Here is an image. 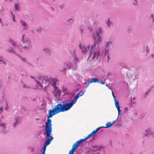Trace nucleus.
I'll return each mask as SVG.
<instances>
[{
	"mask_svg": "<svg viewBox=\"0 0 154 154\" xmlns=\"http://www.w3.org/2000/svg\"><path fill=\"white\" fill-rule=\"evenodd\" d=\"M108 88H109V89L111 90H112V89L109 86V87Z\"/></svg>",
	"mask_w": 154,
	"mask_h": 154,
	"instance_id": "nucleus-61",
	"label": "nucleus"
},
{
	"mask_svg": "<svg viewBox=\"0 0 154 154\" xmlns=\"http://www.w3.org/2000/svg\"><path fill=\"white\" fill-rule=\"evenodd\" d=\"M9 42L14 46L16 47H17L19 46L18 45H17L16 43L12 39H10L9 40Z\"/></svg>",
	"mask_w": 154,
	"mask_h": 154,
	"instance_id": "nucleus-22",
	"label": "nucleus"
},
{
	"mask_svg": "<svg viewBox=\"0 0 154 154\" xmlns=\"http://www.w3.org/2000/svg\"><path fill=\"white\" fill-rule=\"evenodd\" d=\"M96 133V132H95V131L94 130L91 133V134L92 136H93V135Z\"/></svg>",
	"mask_w": 154,
	"mask_h": 154,
	"instance_id": "nucleus-40",
	"label": "nucleus"
},
{
	"mask_svg": "<svg viewBox=\"0 0 154 154\" xmlns=\"http://www.w3.org/2000/svg\"><path fill=\"white\" fill-rule=\"evenodd\" d=\"M7 124L6 123L2 122L0 120V133L5 134L7 133Z\"/></svg>",
	"mask_w": 154,
	"mask_h": 154,
	"instance_id": "nucleus-5",
	"label": "nucleus"
},
{
	"mask_svg": "<svg viewBox=\"0 0 154 154\" xmlns=\"http://www.w3.org/2000/svg\"><path fill=\"white\" fill-rule=\"evenodd\" d=\"M61 103L58 104L54 106L52 109H50L48 112V115L47 118L46 122L52 123L51 119L50 118L52 117L54 115L60 112H62Z\"/></svg>",
	"mask_w": 154,
	"mask_h": 154,
	"instance_id": "nucleus-3",
	"label": "nucleus"
},
{
	"mask_svg": "<svg viewBox=\"0 0 154 154\" xmlns=\"http://www.w3.org/2000/svg\"><path fill=\"white\" fill-rule=\"evenodd\" d=\"M29 65L31 66H32V67H34L33 66L32 64H30V63H29Z\"/></svg>",
	"mask_w": 154,
	"mask_h": 154,
	"instance_id": "nucleus-59",
	"label": "nucleus"
},
{
	"mask_svg": "<svg viewBox=\"0 0 154 154\" xmlns=\"http://www.w3.org/2000/svg\"><path fill=\"white\" fill-rule=\"evenodd\" d=\"M51 10L52 11H54V9L53 8V7H50Z\"/></svg>",
	"mask_w": 154,
	"mask_h": 154,
	"instance_id": "nucleus-54",
	"label": "nucleus"
},
{
	"mask_svg": "<svg viewBox=\"0 0 154 154\" xmlns=\"http://www.w3.org/2000/svg\"><path fill=\"white\" fill-rule=\"evenodd\" d=\"M45 131L47 139L44 144H49L53 139L54 137L51 136L52 132V123L46 122L45 127Z\"/></svg>",
	"mask_w": 154,
	"mask_h": 154,
	"instance_id": "nucleus-4",
	"label": "nucleus"
},
{
	"mask_svg": "<svg viewBox=\"0 0 154 154\" xmlns=\"http://www.w3.org/2000/svg\"><path fill=\"white\" fill-rule=\"evenodd\" d=\"M88 29H89L90 30L91 32L92 31V29L91 28V27H90V26L88 27Z\"/></svg>",
	"mask_w": 154,
	"mask_h": 154,
	"instance_id": "nucleus-51",
	"label": "nucleus"
},
{
	"mask_svg": "<svg viewBox=\"0 0 154 154\" xmlns=\"http://www.w3.org/2000/svg\"><path fill=\"white\" fill-rule=\"evenodd\" d=\"M81 32V33H83V29L82 28H81L80 29Z\"/></svg>",
	"mask_w": 154,
	"mask_h": 154,
	"instance_id": "nucleus-44",
	"label": "nucleus"
},
{
	"mask_svg": "<svg viewBox=\"0 0 154 154\" xmlns=\"http://www.w3.org/2000/svg\"><path fill=\"white\" fill-rule=\"evenodd\" d=\"M66 68H64L63 70L62 71H65L66 70Z\"/></svg>",
	"mask_w": 154,
	"mask_h": 154,
	"instance_id": "nucleus-60",
	"label": "nucleus"
},
{
	"mask_svg": "<svg viewBox=\"0 0 154 154\" xmlns=\"http://www.w3.org/2000/svg\"><path fill=\"white\" fill-rule=\"evenodd\" d=\"M114 102L115 106L118 110V117L119 116V115H120V117L121 118L122 117V110L120 109V107L119 106V102L118 100H116L115 101H114Z\"/></svg>",
	"mask_w": 154,
	"mask_h": 154,
	"instance_id": "nucleus-9",
	"label": "nucleus"
},
{
	"mask_svg": "<svg viewBox=\"0 0 154 154\" xmlns=\"http://www.w3.org/2000/svg\"><path fill=\"white\" fill-rule=\"evenodd\" d=\"M21 41L23 44L27 43V42H30L27 40L26 36L24 34L22 36Z\"/></svg>",
	"mask_w": 154,
	"mask_h": 154,
	"instance_id": "nucleus-18",
	"label": "nucleus"
},
{
	"mask_svg": "<svg viewBox=\"0 0 154 154\" xmlns=\"http://www.w3.org/2000/svg\"><path fill=\"white\" fill-rule=\"evenodd\" d=\"M103 33V30L102 27H99L96 30L95 35L94 37V44L91 46L89 51L90 53L89 58L96 60L100 55V48L99 47V44L102 41L101 35Z\"/></svg>",
	"mask_w": 154,
	"mask_h": 154,
	"instance_id": "nucleus-1",
	"label": "nucleus"
},
{
	"mask_svg": "<svg viewBox=\"0 0 154 154\" xmlns=\"http://www.w3.org/2000/svg\"><path fill=\"white\" fill-rule=\"evenodd\" d=\"M3 11H4V8H2V9L1 10V12H2Z\"/></svg>",
	"mask_w": 154,
	"mask_h": 154,
	"instance_id": "nucleus-55",
	"label": "nucleus"
},
{
	"mask_svg": "<svg viewBox=\"0 0 154 154\" xmlns=\"http://www.w3.org/2000/svg\"><path fill=\"white\" fill-rule=\"evenodd\" d=\"M149 19L152 20V23H153L154 22V16L153 14H151V16L149 17Z\"/></svg>",
	"mask_w": 154,
	"mask_h": 154,
	"instance_id": "nucleus-28",
	"label": "nucleus"
},
{
	"mask_svg": "<svg viewBox=\"0 0 154 154\" xmlns=\"http://www.w3.org/2000/svg\"><path fill=\"white\" fill-rule=\"evenodd\" d=\"M118 120V119H116L115 120H114L113 122H112V124H113H113H114L115 122H116Z\"/></svg>",
	"mask_w": 154,
	"mask_h": 154,
	"instance_id": "nucleus-43",
	"label": "nucleus"
},
{
	"mask_svg": "<svg viewBox=\"0 0 154 154\" xmlns=\"http://www.w3.org/2000/svg\"><path fill=\"white\" fill-rule=\"evenodd\" d=\"M92 136H93L92 135V134L90 133L86 137H85V139H86V140L87 139L91 137Z\"/></svg>",
	"mask_w": 154,
	"mask_h": 154,
	"instance_id": "nucleus-32",
	"label": "nucleus"
},
{
	"mask_svg": "<svg viewBox=\"0 0 154 154\" xmlns=\"http://www.w3.org/2000/svg\"><path fill=\"white\" fill-rule=\"evenodd\" d=\"M86 140V139H81L76 142L74 143L73 144H80L81 143L85 141Z\"/></svg>",
	"mask_w": 154,
	"mask_h": 154,
	"instance_id": "nucleus-21",
	"label": "nucleus"
},
{
	"mask_svg": "<svg viewBox=\"0 0 154 154\" xmlns=\"http://www.w3.org/2000/svg\"><path fill=\"white\" fill-rule=\"evenodd\" d=\"M131 106H132L135 103V102L131 99Z\"/></svg>",
	"mask_w": 154,
	"mask_h": 154,
	"instance_id": "nucleus-33",
	"label": "nucleus"
},
{
	"mask_svg": "<svg viewBox=\"0 0 154 154\" xmlns=\"http://www.w3.org/2000/svg\"><path fill=\"white\" fill-rule=\"evenodd\" d=\"M12 17H13L12 19H13V21L14 22H15L16 21V20L15 19V15L14 14V15H13Z\"/></svg>",
	"mask_w": 154,
	"mask_h": 154,
	"instance_id": "nucleus-41",
	"label": "nucleus"
},
{
	"mask_svg": "<svg viewBox=\"0 0 154 154\" xmlns=\"http://www.w3.org/2000/svg\"><path fill=\"white\" fill-rule=\"evenodd\" d=\"M137 0H134V5H137Z\"/></svg>",
	"mask_w": 154,
	"mask_h": 154,
	"instance_id": "nucleus-39",
	"label": "nucleus"
},
{
	"mask_svg": "<svg viewBox=\"0 0 154 154\" xmlns=\"http://www.w3.org/2000/svg\"><path fill=\"white\" fill-rule=\"evenodd\" d=\"M42 51L46 54L50 56L51 55V49L47 47H45L43 48Z\"/></svg>",
	"mask_w": 154,
	"mask_h": 154,
	"instance_id": "nucleus-16",
	"label": "nucleus"
},
{
	"mask_svg": "<svg viewBox=\"0 0 154 154\" xmlns=\"http://www.w3.org/2000/svg\"><path fill=\"white\" fill-rule=\"evenodd\" d=\"M112 95L113 96V97H114V96H115L114 94V92H113V91L112 90Z\"/></svg>",
	"mask_w": 154,
	"mask_h": 154,
	"instance_id": "nucleus-50",
	"label": "nucleus"
},
{
	"mask_svg": "<svg viewBox=\"0 0 154 154\" xmlns=\"http://www.w3.org/2000/svg\"><path fill=\"white\" fill-rule=\"evenodd\" d=\"M92 140L91 139V140H90L88 142V143H88V144H91V142L92 141Z\"/></svg>",
	"mask_w": 154,
	"mask_h": 154,
	"instance_id": "nucleus-46",
	"label": "nucleus"
},
{
	"mask_svg": "<svg viewBox=\"0 0 154 154\" xmlns=\"http://www.w3.org/2000/svg\"><path fill=\"white\" fill-rule=\"evenodd\" d=\"M85 92H83L82 90L80 93H78L76 94L75 96V100H72V102L74 103H76L77 100L81 96H82L84 94Z\"/></svg>",
	"mask_w": 154,
	"mask_h": 154,
	"instance_id": "nucleus-12",
	"label": "nucleus"
},
{
	"mask_svg": "<svg viewBox=\"0 0 154 154\" xmlns=\"http://www.w3.org/2000/svg\"><path fill=\"white\" fill-rule=\"evenodd\" d=\"M20 26L24 27V29H28V26L27 24L25 21L23 20H20Z\"/></svg>",
	"mask_w": 154,
	"mask_h": 154,
	"instance_id": "nucleus-15",
	"label": "nucleus"
},
{
	"mask_svg": "<svg viewBox=\"0 0 154 154\" xmlns=\"http://www.w3.org/2000/svg\"><path fill=\"white\" fill-rule=\"evenodd\" d=\"M21 59H22V60H24L25 62L26 61V60L25 59L23 58H22Z\"/></svg>",
	"mask_w": 154,
	"mask_h": 154,
	"instance_id": "nucleus-56",
	"label": "nucleus"
},
{
	"mask_svg": "<svg viewBox=\"0 0 154 154\" xmlns=\"http://www.w3.org/2000/svg\"><path fill=\"white\" fill-rule=\"evenodd\" d=\"M6 103V106L5 107V109L6 110H8V104L7 102H5Z\"/></svg>",
	"mask_w": 154,
	"mask_h": 154,
	"instance_id": "nucleus-35",
	"label": "nucleus"
},
{
	"mask_svg": "<svg viewBox=\"0 0 154 154\" xmlns=\"http://www.w3.org/2000/svg\"><path fill=\"white\" fill-rule=\"evenodd\" d=\"M150 130V128H149L147 129H146V130H145V133H144V136H146L148 135V134L149 133V131Z\"/></svg>",
	"mask_w": 154,
	"mask_h": 154,
	"instance_id": "nucleus-27",
	"label": "nucleus"
},
{
	"mask_svg": "<svg viewBox=\"0 0 154 154\" xmlns=\"http://www.w3.org/2000/svg\"><path fill=\"white\" fill-rule=\"evenodd\" d=\"M79 145H73L71 149L69 151V154H73L75 149L78 147Z\"/></svg>",
	"mask_w": 154,
	"mask_h": 154,
	"instance_id": "nucleus-19",
	"label": "nucleus"
},
{
	"mask_svg": "<svg viewBox=\"0 0 154 154\" xmlns=\"http://www.w3.org/2000/svg\"><path fill=\"white\" fill-rule=\"evenodd\" d=\"M24 45H22V49L20 50L21 52L23 51H26L29 50L32 47V45L31 42H27V43L24 44Z\"/></svg>",
	"mask_w": 154,
	"mask_h": 154,
	"instance_id": "nucleus-7",
	"label": "nucleus"
},
{
	"mask_svg": "<svg viewBox=\"0 0 154 154\" xmlns=\"http://www.w3.org/2000/svg\"><path fill=\"white\" fill-rule=\"evenodd\" d=\"M64 65L66 66L69 69H72L73 70L75 69L77 66V64H74L72 63H65Z\"/></svg>",
	"mask_w": 154,
	"mask_h": 154,
	"instance_id": "nucleus-11",
	"label": "nucleus"
},
{
	"mask_svg": "<svg viewBox=\"0 0 154 154\" xmlns=\"http://www.w3.org/2000/svg\"><path fill=\"white\" fill-rule=\"evenodd\" d=\"M90 81H89V82H88V85L85 86V88H87L89 86V85H90Z\"/></svg>",
	"mask_w": 154,
	"mask_h": 154,
	"instance_id": "nucleus-45",
	"label": "nucleus"
},
{
	"mask_svg": "<svg viewBox=\"0 0 154 154\" xmlns=\"http://www.w3.org/2000/svg\"><path fill=\"white\" fill-rule=\"evenodd\" d=\"M48 145H44L43 148L41 150V151L42 152V154H45V151L47 146Z\"/></svg>",
	"mask_w": 154,
	"mask_h": 154,
	"instance_id": "nucleus-24",
	"label": "nucleus"
},
{
	"mask_svg": "<svg viewBox=\"0 0 154 154\" xmlns=\"http://www.w3.org/2000/svg\"><path fill=\"white\" fill-rule=\"evenodd\" d=\"M39 81L36 80L37 84L39 85H41L39 82H41L42 83L45 85V86H48L50 84H51L52 85L54 88V92H53L54 94L56 95L57 94V93H59L60 91L58 88L56 86V82L58 81V79L56 78L53 77L51 75H46L44 76H41L38 79Z\"/></svg>",
	"mask_w": 154,
	"mask_h": 154,
	"instance_id": "nucleus-2",
	"label": "nucleus"
},
{
	"mask_svg": "<svg viewBox=\"0 0 154 154\" xmlns=\"http://www.w3.org/2000/svg\"><path fill=\"white\" fill-rule=\"evenodd\" d=\"M107 26L109 27H110V21L109 20H108V22L107 23Z\"/></svg>",
	"mask_w": 154,
	"mask_h": 154,
	"instance_id": "nucleus-38",
	"label": "nucleus"
},
{
	"mask_svg": "<svg viewBox=\"0 0 154 154\" xmlns=\"http://www.w3.org/2000/svg\"><path fill=\"white\" fill-rule=\"evenodd\" d=\"M0 114H1V113L2 112V111H3V108L2 107H1L0 108Z\"/></svg>",
	"mask_w": 154,
	"mask_h": 154,
	"instance_id": "nucleus-47",
	"label": "nucleus"
},
{
	"mask_svg": "<svg viewBox=\"0 0 154 154\" xmlns=\"http://www.w3.org/2000/svg\"><path fill=\"white\" fill-rule=\"evenodd\" d=\"M112 125L113 124L111 123L110 122H109L106 124V126L104 127L103 128H110Z\"/></svg>",
	"mask_w": 154,
	"mask_h": 154,
	"instance_id": "nucleus-25",
	"label": "nucleus"
},
{
	"mask_svg": "<svg viewBox=\"0 0 154 154\" xmlns=\"http://www.w3.org/2000/svg\"><path fill=\"white\" fill-rule=\"evenodd\" d=\"M100 129V128H96L95 130H94L96 132H97Z\"/></svg>",
	"mask_w": 154,
	"mask_h": 154,
	"instance_id": "nucleus-48",
	"label": "nucleus"
},
{
	"mask_svg": "<svg viewBox=\"0 0 154 154\" xmlns=\"http://www.w3.org/2000/svg\"><path fill=\"white\" fill-rule=\"evenodd\" d=\"M88 81H90V83H92V82L94 83H100V81L99 79L96 78H92L91 79V80H89Z\"/></svg>",
	"mask_w": 154,
	"mask_h": 154,
	"instance_id": "nucleus-20",
	"label": "nucleus"
},
{
	"mask_svg": "<svg viewBox=\"0 0 154 154\" xmlns=\"http://www.w3.org/2000/svg\"><path fill=\"white\" fill-rule=\"evenodd\" d=\"M106 86H107L108 88V87H109V86L107 84H106Z\"/></svg>",
	"mask_w": 154,
	"mask_h": 154,
	"instance_id": "nucleus-63",
	"label": "nucleus"
},
{
	"mask_svg": "<svg viewBox=\"0 0 154 154\" xmlns=\"http://www.w3.org/2000/svg\"><path fill=\"white\" fill-rule=\"evenodd\" d=\"M144 51H146V53L149 52V49L148 46H146L145 50Z\"/></svg>",
	"mask_w": 154,
	"mask_h": 154,
	"instance_id": "nucleus-34",
	"label": "nucleus"
},
{
	"mask_svg": "<svg viewBox=\"0 0 154 154\" xmlns=\"http://www.w3.org/2000/svg\"><path fill=\"white\" fill-rule=\"evenodd\" d=\"M3 62V64H6V63L5 62H4L3 60V62Z\"/></svg>",
	"mask_w": 154,
	"mask_h": 154,
	"instance_id": "nucleus-58",
	"label": "nucleus"
},
{
	"mask_svg": "<svg viewBox=\"0 0 154 154\" xmlns=\"http://www.w3.org/2000/svg\"><path fill=\"white\" fill-rule=\"evenodd\" d=\"M30 77L33 79H35V78L32 76H30Z\"/></svg>",
	"mask_w": 154,
	"mask_h": 154,
	"instance_id": "nucleus-57",
	"label": "nucleus"
},
{
	"mask_svg": "<svg viewBox=\"0 0 154 154\" xmlns=\"http://www.w3.org/2000/svg\"><path fill=\"white\" fill-rule=\"evenodd\" d=\"M100 84H101L104 85L105 83V82H104L102 80H100Z\"/></svg>",
	"mask_w": 154,
	"mask_h": 154,
	"instance_id": "nucleus-42",
	"label": "nucleus"
},
{
	"mask_svg": "<svg viewBox=\"0 0 154 154\" xmlns=\"http://www.w3.org/2000/svg\"><path fill=\"white\" fill-rule=\"evenodd\" d=\"M152 136L154 137V133L152 134Z\"/></svg>",
	"mask_w": 154,
	"mask_h": 154,
	"instance_id": "nucleus-64",
	"label": "nucleus"
},
{
	"mask_svg": "<svg viewBox=\"0 0 154 154\" xmlns=\"http://www.w3.org/2000/svg\"><path fill=\"white\" fill-rule=\"evenodd\" d=\"M75 59L74 60V64H75L76 63L77 64V65L78 66V63L80 62V60L78 58H77L75 55Z\"/></svg>",
	"mask_w": 154,
	"mask_h": 154,
	"instance_id": "nucleus-23",
	"label": "nucleus"
},
{
	"mask_svg": "<svg viewBox=\"0 0 154 154\" xmlns=\"http://www.w3.org/2000/svg\"><path fill=\"white\" fill-rule=\"evenodd\" d=\"M36 30L37 32L40 33L42 32V29L41 27H39L36 28Z\"/></svg>",
	"mask_w": 154,
	"mask_h": 154,
	"instance_id": "nucleus-29",
	"label": "nucleus"
},
{
	"mask_svg": "<svg viewBox=\"0 0 154 154\" xmlns=\"http://www.w3.org/2000/svg\"><path fill=\"white\" fill-rule=\"evenodd\" d=\"M1 23H2V26H4V24H3V23H2V22H1Z\"/></svg>",
	"mask_w": 154,
	"mask_h": 154,
	"instance_id": "nucleus-62",
	"label": "nucleus"
},
{
	"mask_svg": "<svg viewBox=\"0 0 154 154\" xmlns=\"http://www.w3.org/2000/svg\"><path fill=\"white\" fill-rule=\"evenodd\" d=\"M23 87L24 88H29V87H28L26 85H25L24 84Z\"/></svg>",
	"mask_w": 154,
	"mask_h": 154,
	"instance_id": "nucleus-49",
	"label": "nucleus"
},
{
	"mask_svg": "<svg viewBox=\"0 0 154 154\" xmlns=\"http://www.w3.org/2000/svg\"><path fill=\"white\" fill-rule=\"evenodd\" d=\"M113 98H114V101H115L116 100H117L116 99V97L115 96H114L113 97Z\"/></svg>",
	"mask_w": 154,
	"mask_h": 154,
	"instance_id": "nucleus-52",
	"label": "nucleus"
},
{
	"mask_svg": "<svg viewBox=\"0 0 154 154\" xmlns=\"http://www.w3.org/2000/svg\"><path fill=\"white\" fill-rule=\"evenodd\" d=\"M66 21L67 22H69L70 23H72L73 22V20L71 18L67 20Z\"/></svg>",
	"mask_w": 154,
	"mask_h": 154,
	"instance_id": "nucleus-31",
	"label": "nucleus"
},
{
	"mask_svg": "<svg viewBox=\"0 0 154 154\" xmlns=\"http://www.w3.org/2000/svg\"><path fill=\"white\" fill-rule=\"evenodd\" d=\"M20 123V117H16L14 118V121L13 123V128L17 127V125Z\"/></svg>",
	"mask_w": 154,
	"mask_h": 154,
	"instance_id": "nucleus-10",
	"label": "nucleus"
},
{
	"mask_svg": "<svg viewBox=\"0 0 154 154\" xmlns=\"http://www.w3.org/2000/svg\"><path fill=\"white\" fill-rule=\"evenodd\" d=\"M102 147L101 146H98L97 145H91L90 147L91 152L98 151Z\"/></svg>",
	"mask_w": 154,
	"mask_h": 154,
	"instance_id": "nucleus-13",
	"label": "nucleus"
},
{
	"mask_svg": "<svg viewBox=\"0 0 154 154\" xmlns=\"http://www.w3.org/2000/svg\"><path fill=\"white\" fill-rule=\"evenodd\" d=\"M14 8H15V10H19V9L20 8V5L17 4V3H16L14 5Z\"/></svg>",
	"mask_w": 154,
	"mask_h": 154,
	"instance_id": "nucleus-26",
	"label": "nucleus"
},
{
	"mask_svg": "<svg viewBox=\"0 0 154 154\" xmlns=\"http://www.w3.org/2000/svg\"><path fill=\"white\" fill-rule=\"evenodd\" d=\"M112 42L111 41L107 42H106V45L105 46V47L104 49L103 50L102 53L103 54H104L105 55L106 53L108 52L109 49V47H111L112 45Z\"/></svg>",
	"mask_w": 154,
	"mask_h": 154,
	"instance_id": "nucleus-8",
	"label": "nucleus"
},
{
	"mask_svg": "<svg viewBox=\"0 0 154 154\" xmlns=\"http://www.w3.org/2000/svg\"><path fill=\"white\" fill-rule=\"evenodd\" d=\"M80 47L82 52H86L88 51L90 47V45H88L86 46L84 45H82L80 44Z\"/></svg>",
	"mask_w": 154,
	"mask_h": 154,
	"instance_id": "nucleus-14",
	"label": "nucleus"
},
{
	"mask_svg": "<svg viewBox=\"0 0 154 154\" xmlns=\"http://www.w3.org/2000/svg\"><path fill=\"white\" fill-rule=\"evenodd\" d=\"M128 111V107H126L124 109L125 113L127 112Z\"/></svg>",
	"mask_w": 154,
	"mask_h": 154,
	"instance_id": "nucleus-37",
	"label": "nucleus"
},
{
	"mask_svg": "<svg viewBox=\"0 0 154 154\" xmlns=\"http://www.w3.org/2000/svg\"><path fill=\"white\" fill-rule=\"evenodd\" d=\"M7 51L11 53H14L17 56L20 57V55L14 50L11 47H10L7 50Z\"/></svg>",
	"mask_w": 154,
	"mask_h": 154,
	"instance_id": "nucleus-17",
	"label": "nucleus"
},
{
	"mask_svg": "<svg viewBox=\"0 0 154 154\" xmlns=\"http://www.w3.org/2000/svg\"><path fill=\"white\" fill-rule=\"evenodd\" d=\"M107 56L108 58V61H109V59H110V57L109 55H107Z\"/></svg>",
	"mask_w": 154,
	"mask_h": 154,
	"instance_id": "nucleus-53",
	"label": "nucleus"
},
{
	"mask_svg": "<svg viewBox=\"0 0 154 154\" xmlns=\"http://www.w3.org/2000/svg\"><path fill=\"white\" fill-rule=\"evenodd\" d=\"M74 103L71 101L70 103H65L64 104H62V112L67 111L73 106Z\"/></svg>",
	"mask_w": 154,
	"mask_h": 154,
	"instance_id": "nucleus-6",
	"label": "nucleus"
},
{
	"mask_svg": "<svg viewBox=\"0 0 154 154\" xmlns=\"http://www.w3.org/2000/svg\"><path fill=\"white\" fill-rule=\"evenodd\" d=\"M64 5L63 4H62L61 5H60L59 6V7L60 9H62L64 7Z\"/></svg>",
	"mask_w": 154,
	"mask_h": 154,
	"instance_id": "nucleus-36",
	"label": "nucleus"
},
{
	"mask_svg": "<svg viewBox=\"0 0 154 154\" xmlns=\"http://www.w3.org/2000/svg\"><path fill=\"white\" fill-rule=\"evenodd\" d=\"M150 91V90H149L148 91L146 92L143 95H144V97H147V96L148 94L149 93V92Z\"/></svg>",
	"mask_w": 154,
	"mask_h": 154,
	"instance_id": "nucleus-30",
	"label": "nucleus"
}]
</instances>
